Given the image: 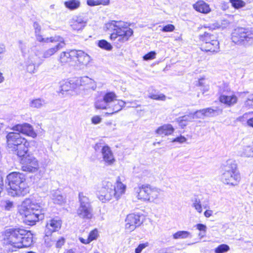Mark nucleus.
I'll list each match as a JSON object with an SVG mask.
<instances>
[{
	"label": "nucleus",
	"instance_id": "obj_27",
	"mask_svg": "<svg viewBox=\"0 0 253 253\" xmlns=\"http://www.w3.org/2000/svg\"><path fill=\"white\" fill-rule=\"evenodd\" d=\"M174 130V128L170 124H166L159 127L156 130V133L159 135H169L171 134Z\"/></svg>",
	"mask_w": 253,
	"mask_h": 253
},
{
	"label": "nucleus",
	"instance_id": "obj_60",
	"mask_svg": "<svg viewBox=\"0 0 253 253\" xmlns=\"http://www.w3.org/2000/svg\"><path fill=\"white\" fill-rule=\"evenodd\" d=\"M204 79L202 78V79H200L199 81H198V83H197V85L198 86H202L204 84V83H203V81H204Z\"/></svg>",
	"mask_w": 253,
	"mask_h": 253
},
{
	"label": "nucleus",
	"instance_id": "obj_35",
	"mask_svg": "<svg viewBox=\"0 0 253 253\" xmlns=\"http://www.w3.org/2000/svg\"><path fill=\"white\" fill-rule=\"evenodd\" d=\"M192 207H193L197 212L201 213L202 212V207L200 199L198 196H195L192 199Z\"/></svg>",
	"mask_w": 253,
	"mask_h": 253
},
{
	"label": "nucleus",
	"instance_id": "obj_39",
	"mask_svg": "<svg viewBox=\"0 0 253 253\" xmlns=\"http://www.w3.org/2000/svg\"><path fill=\"white\" fill-rule=\"evenodd\" d=\"M98 46L100 48L108 51H110L113 48L111 44L105 40L99 41L98 42Z\"/></svg>",
	"mask_w": 253,
	"mask_h": 253
},
{
	"label": "nucleus",
	"instance_id": "obj_45",
	"mask_svg": "<svg viewBox=\"0 0 253 253\" xmlns=\"http://www.w3.org/2000/svg\"><path fill=\"white\" fill-rule=\"evenodd\" d=\"M148 97L154 100L163 101L165 100L166 98V96L163 94H158L154 93H149Z\"/></svg>",
	"mask_w": 253,
	"mask_h": 253
},
{
	"label": "nucleus",
	"instance_id": "obj_55",
	"mask_svg": "<svg viewBox=\"0 0 253 253\" xmlns=\"http://www.w3.org/2000/svg\"><path fill=\"white\" fill-rule=\"evenodd\" d=\"M245 105L246 107L253 108V101H250V100L247 99L245 102Z\"/></svg>",
	"mask_w": 253,
	"mask_h": 253
},
{
	"label": "nucleus",
	"instance_id": "obj_49",
	"mask_svg": "<svg viewBox=\"0 0 253 253\" xmlns=\"http://www.w3.org/2000/svg\"><path fill=\"white\" fill-rule=\"evenodd\" d=\"M174 26L172 24H168L163 27L162 31L164 32H172L174 30Z\"/></svg>",
	"mask_w": 253,
	"mask_h": 253
},
{
	"label": "nucleus",
	"instance_id": "obj_59",
	"mask_svg": "<svg viewBox=\"0 0 253 253\" xmlns=\"http://www.w3.org/2000/svg\"><path fill=\"white\" fill-rule=\"evenodd\" d=\"M188 117L186 116L181 117V119L180 122V123L181 124V125L186 126L185 124H183V122L188 121Z\"/></svg>",
	"mask_w": 253,
	"mask_h": 253
},
{
	"label": "nucleus",
	"instance_id": "obj_34",
	"mask_svg": "<svg viewBox=\"0 0 253 253\" xmlns=\"http://www.w3.org/2000/svg\"><path fill=\"white\" fill-rule=\"evenodd\" d=\"M173 238L174 239H184L191 238L190 232L187 231H179L173 234Z\"/></svg>",
	"mask_w": 253,
	"mask_h": 253
},
{
	"label": "nucleus",
	"instance_id": "obj_42",
	"mask_svg": "<svg viewBox=\"0 0 253 253\" xmlns=\"http://www.w3.org/2000/svg\"><path fill=\"white\" fill-rule=\"evenodd\" d=\"M232 7L236 9L243 7L246 5V2L242 0H229Z\"/></svg>",
	"mask_w": 253,
	"mask_h": 253
},
{
	"label": "nucleus",
	"instance_id": "obj_62",
	"mask_svg": "<svg viewBox=\"0 0 253 253\" xmlns=\"http://www.w3.org/2000/svg\"><path fill=\"white\" fill-rule=\"evenodd\" d=\"M201 114H196V111L193 114V117H192V118L194 119V118H199L198 117V116H201Z\"/></svg>",
	"mask_w": 253,
	"mask_h": 253
},
{
	"label": "nucleus",
	"instance_id": "obj_40",
	"mask_svg": "<svg viewBox=\"0 0 253 253\" xmlns=\"http://www.w3.org/2000/svg\"><path fill=\"white\" fill-rule=\"evenodd\" d=\"M109 2V0H87L86 2L89 6H95L100 4L107 5Z\"/></svg>",
	"mask_w": 253,
	"mask_h": 253
},
{
	"label": "nucleus",
	"instance_id": "obj_30",
	"mask_svg": "<svg viewBox=\"0 0 253 253\" xmlns=\"http://www.w3.org/2000/svg\"><path fill=\"white\" fill-rule=\"evenodd\" d=\"M79 81H78L81 85H88V87L94 90L96 87V85L93 80L87 76H84L80 78H78Z\"/></svg>",
	"mask_w": 253,
	"mask_h": 253
},
{
	"label": "nucleus",
	"instance_id": "obj_24",
	"mask_svg": "<svg viewBox=\"0 0 253 253\" xmlns=\"http://www.w3.org/2000/svg\"><path fill=\"white\" fill-rule=\"evenodd\" d=\"M86 21L83 17L77 16L73 18L71 26L74 30H82L86 26Z\"/></svg>",
	"mask_w": 253,
	"mask_h": 253
},
{
	"label": "nucleus",
	"instance_id": "obj_29",
	"mask_svg": "<svg viewBox=\"0 0 253 253\" xmlns=\"http://www.w3.org/2000/svg\"><path fill=\"white\" fill-rule=\"evenodd\" d=\"M74 50L70 51H64L60 53L59 57V62L62 64H66L74 60V56L72 54L74 53Z\"/></svg>",
	"mask_w": 253,
	"mask_h": 253
},
{
	"label": "nucleus",
	"instance_id": "obj_32",
	"mask_svg": "<svg viewBox=\"0 0 253 253\" xmlns=\"http://www.w3.org/2000/svg\"><path fill=\"white\" fill-rule=\"evenodd\" d=\"M216 112V110L211 108L201 109L196 111V114H201V116H198V118H202L203 117H211L214 116Z\"/></svg>",
	"mask_w": 253,
	"mask_h": 253
},
{
	"label": "nucleus",
	"instance_id": "obj_19",
	"mask_svg": "<svg viewBox=\"0 0 253 253\" xmlns=\"http://www.w3.org/2000/svg\"><path fill=\"white\" fill-rule=\"evenodd\" d=\"M149 184H139L137 187H135L134 191L136 193L137 199L143 201H147L149 198Z\"/></svg>",
	"mask_w": 253,
	"mask_h": 253
},
{
	"label": "nucleus",
	"instance_id": "obj_25",
	"mask_svg": "<svg viewBox=\"0 0 253 253\" xmlns=\"http://www.w3.org/2000/svg\"><path fill=\"white\" fill-rule=\"evenodd\" d=\"M193 7L197 11L204 14L209 13L211 11L209 5L203 0L198 1Z\"/></svg>",
	"mask_w": 253,
	"mask_h": 253
},
{
	"label": "nucleus",
	"instance_id": "obj_20",
	"mask_svg": "<svg viewBox=\"0 0 253 253\" xmlns=\"http://www.w3.org/2000/svg\"><path fill=\"white\" fill-rule=\"evenodd\" d=\"M62 221L58 218L49 220L46 222L45 234H51V233L58 231L61 227Z\"/></svg>",
	"mask_w": 253,
	"mask_h": 253
},
{
	"label": "nucleus",
	"instance_id": "obj_37",
	"mask_svg": "<svg viewBox=\"0 0 253 253\" xmlns=\"http://www.w3.org/2000/svg\"><path fill=\"white\" fill-rule=\"evenodd\" d=\"M241 155L246 157L253 158V145L244 146Z\"/></svg>",
	"mask_w": 253,
	"mask_h": 253
},
{
	"label": "nucleus",
	"instance_id": "obj_1",
	"mask_svg": "<svg viewBox=\"0 0 253 253\" xmlns=\"http://www.w3.org/2000/svg\"><path fill=\"white\" fill-rule=\"evenodd\" d=\"M19 213L25 217L24 222L29 225L35 224L44 218L41 206L30 199H25L18 208Z\"/></svg>",
	"mask_w": 253,
	"mask_h": 253
},
{
	"label": "nucleus",
	"instance_id": "obj_58",
	"mask_svg": "<svg viewBox=\"0 0 253 253\" xmlns=\"http://www.w3.org/2000/svg\"><path fill=\"white\" fill-rule=\"evenodd\" d=\"M212 211H211V210H207L204 212V215L206 217H210L212 215Z\"/></svg>",
	"mask_w": 253,
	"mask_h": 253
},
{
	"label": "nucleus",
	"instance_id": "obj_3",
	"mask_svg": "<svg viewBox=\"0 0 253 253\" xmlns=\"http://www.w3.org/2000/svg\"><path fill=\"white\" fill-rule=\"evenodd\" d=\"M126 103L122 100L117 99L115 92L109 91L104 94L102 99L97 100L94 105L96 109L106 110V114L113 115L122 110Z\"/></svg>",
	"mask_w": 253,
	"mask_h": 253
},
{
	"label": "nucleus",
	"instance_id": "obj_10",
	"mask_svg": "<svg viewBox=\"0 0 253 253\" xmlns=\"http://www.w3.org/2000/svg\"><path fill=\"white\" fill-rule=\"evenodd\" d=\"M80 207L77 210L78 216L82 218L89 219L92 217V208L88 197L83 193L79 194Z\"/></svg>",
	"mask_w": 253,
	"mask_h": 253
},
{
	"label": "nucleus",
	"instance_id": "obj_13",
	"mask_svg": "<svg viewBox=\"0 0 253 253\" xmlns=\"http://www.w3.org/2000/svg\"><path fill=\"white\" fill-rule=\"evenodd\" d=\"M232 42L236 44H245L249 43L248 29L238 28L232 33Z\"/></svg>",
	"mask_w": 253,
	"mask_h": 253
},
{
	"label": "nucleus",
	"instance_id": "obj_57",
	"mask_svg": "<svg viewBox=\"0 0 253 253\" xmlns=\"http://www.w3.org/2000/svg\"><path fill=\"white\" fill-rule=\"evenodd\" d=\"M79 240L81 243L84 244H88L90 243V241L89 240L88 238L87 239H84L82 237H80L79 238Z\"/></svg>",
	"mask_w": 253,
	"mask_h": 253
},
{
	"label": "nucleus",
	"instance_id": "obj_5",
	"mask_svg": "<svg viewBox=\"0 0 253 253\" xmlns=\"http://www.w3.org/2000/svg\"><path fill=\"white\" fill-rule=\"evenodd\" d=\"M103 185L105 187L97 194L98 199L103 203L111 200L113 197L118 200L126 189V185L121 181L120 176L117 177L114 186L110 182H105Z\"/></svg>",
	"mask_w": 253,
	"mask_h": 253
},
{
	"label": "nucleus",
	"instance_id": "obj_52",
	"mask_svg": "<svg viewBox=\"0 0 253 253\" xmlns=\"http://www.w3.org/2000/svg\"><path fill=\"white\" fill-rule=\"evenodd\" d=\"M248 41L249 43L253 42V29H248Z\"/></svg>",
	"mask_w": 253,
	"mask_h": 253
},
{
	"label": "nucleus",
	"instance_id": "obj_56",
	"mask_svg": "<svg viewBox=\"0 0 253 253\" xmlns=\"http://www.w3.org/2000/svg\"><path fill=\"white\" fill-rule=\"evenodd\" d=\"M5 51V47L3 44H0V59L1 58V55Z\"/></svg>",
	"mask_w": 253,
	"mask_h": 253
},
{
	"label": "nucleus",
	"instance_id": "obj_54",
	"mask_svg": "<svg viewBox=\"0 0 253 253\" xmlns=\"http://www.w3.org/2000/svg\"><path fill=\"white\" fill-rule=\"evenodd\" d=\"M197 228L201 231H203L204 232V233H206V230H207V227L204 224H198L197 225Z\"/></svg>",
	"mask_w": 253,
	"mask_h": 253
},
{
	"label": "nucleus",
	"instance_id": "obj_7",
	"mask_svg": "<svg viewBox=\"0 0 253 253\" xmlns=\"http://www.w3.org/2000/svg\"><path fill=\"white\" fill-rule=\"evenodd\" d=\"M8 148L10 151L16 153L21 158L29 155L28 146L29 143L27 140L22 138L19 133L11 132L6 136Z\"/></svg>",
	"mask_w": 253,
	"mask_h": 253
},
{
	"label": "nucleus",
	"instance_id": "obj_14",
	"mask_svg": "<svg viewBox=\"0 0 253 253\" xmlns=\"http://www.w3.org/2000/svg\"><path fill=\"white\" fill-rule=\"evenodd\" d=\"M101 147V152L102 156L103 161L107 166H111L115 162L113 154L108 146H101V144H96L94 147L96 151L99 150Z\"/></svg>",
	"mask_w": 253,
	"mask_h": 253
},
{
	"label": "nucleus",
	"instance_id": "obj_28",
	"mask_svg": "<svg viewBox=\"0 0 253 253\" xmlns=\"http://www.w3.org/2000/svg\"><path fill=\"white\" fill-rule=\"evenodd\" d=\"M50 197L54 204L61 205L64 203V198L58 190L51 191Z\"/></svg>",
	"mask_w": 253,
	"mask_h": 253
},
{
	"label": "nucleus",
	"instance_id": "obj_2",
	"mask_svg": "<svg viewBox=\"0 0 253 253\" xmlns=\"http://www.w3.org/2000/svg\"><path fill=\"white\" fill-rule=\"evenodd\" d=\"M105 28L113 32L110 36V40L120 43L127 41L133 33V30L127 26L126 23L122 21H110L105 24Z\"/></svg>",
	"mask_w": 253,
	"mask_h": 253
},
{
	"label": "nucleus",
	"instance_id": "obj_9",
	"mask_svg": "<svg viewBox=\"0 0 253 253\" xmlns=\"http://www.w3.org/2000/svg\"><path fill=\"white\" fill-rule=\"evenodd\" d=\"M200 39L203 42L202 49L207 52H216L218 51L219 42L216 33L211 31L205 32L203 35H200Z\"/></svg>",
	"mask_w": 253,
	"mask_h": 253
},
{
	"label": "nucleus",
	"instance_id": "obj_21",
	"mask_svg": "<svg viewBox=\"0 0 253 253\" xmlns=\"http://www.w3.org/2000/svg\"><path fill=\"white\" fill-rule=\"evenodd\" d=\"M33 27L35 30V35L37 40L40 42L48 43L49 42L58 41L57 38H43L41 34V27L40 24L35 22L34 23Z\"/></svg>",
	"mask_w": 253,
	"mask_h": 253
},
{
	"label": "nucleus",
	"instance_id": "obj_8",
	"mask_svg": "<svg viewBox=\"0 0 253 253\" xmlns=\"http://www.w3.org/2000/svg\"><path fill=\"white\" fill-rule=\"evenodd\" d=\"M223 169L222 181L226 184L237 185L240 181L241 176L235 161L232 160L227 161Z\"/></svg>",
	"mask_w": 253,
	"mask_h": 253
},
{
	"label": "nucleus",
	"instance_id": "obj_46",
	"mask_svg": "<svg viewBox=\"0 0 253 253\" xmlns=\"http://www.w3.org/2000/svg\"><path fill=\"white\" fill-rule=\"evenodd\" d=\"M78 81H79L78 78L73 79L69 81V83L71 84V90L75 89L78 87L81 86L80 84Z\"/></svg>",
	"mask_w": 253,
	"mask_h": 253
},
{
	"label": "nucleus",
	"instance_id": "obj_50",
	"mask_svg": "<svg viewBox=\"0 0 253 253\" xmlns=\"http://www.w3.org/2000/svg\"><path fill=\"white\" fill-rule=\"evenodd\" d=\"M148 245V243L139 244L138 246L135 249V253H140L142 250L144 249L146 247H147Z\"/></svg>",
	"mask_w": 253,
	"mask_h": 253
},
{
	"label": "nucleus",
	"instance_id": "obj_6",
	"mask_svg": "<svg viewBox=\"0 0 253 253\" xmlns=\"http://www.w3.org/2000/svg\"><path fill=\"white\" fill-rule=\"evenodd\" d=\"M12 196H24L29 192V187L25 180V175L19 172L9 173L6 177Z\"/></svg>",
	"mask_w": 253,
	"mask_h": 253
},
{
	"label": "nucleus",
	"instance_id": "obj_12",
	"mask_svg": "<svg viewBox=\"0 0 253 253\" xmlns=\"http://www.w3.org/2000/svg\"><path fill=\"white\" fill-rule=\"evenodd\" d=\"M22 169L29 172H35L39 169L38 160L32 155H27L21 159Z\"/></svg>",
	"mask_w": 253,
	"mask_h": 253
},
{
	"label": "nucleus",
	"instance_id": "obj_47",
	"mask_svg": "<svg viewBox=\"0 0 253 253\" xmlns=\"http://www.w3.org/2000/svg\"><path fill=\"white\" fill-rule=\"evenodd\" d=\"M98 236V233L97 229H94L91 231L88 236V238L89 240L90 241H92L93 240H96Z\"/></svg>",
	"mask_w": 253,
	"mask_h": 253
},
{
	"label": "nucleus",
	"instance_id": "obj_4",
	"mask_svg": "<svg viewBox=\"0 0 253 253\" xmlns=\"http://www.w3.org/2000/svg\"><path fill=\"white\" fill-rule=\"evenodd\" d=\"M19 46L23 56L25 58V66L27 71L30 73H33L36 67H38L43 61L41 55V52L36 46L27 50L26 44L22 41H19Z\"/></svg>",
	"mask_w": 253,
	"mask_h": 253
},
{
	"label": "nucleus",
	"instance_id": "obj_53",
	"mask_svg": "<svg viewBox=\"0 0 253 253\" xmlns=\"http://www.w3.org/2000/svg\"><path fill=\"white\" fill-rule=\"evenodd\" d=\"M101 121V118L98 116H95L92 118L91 122L94 124H99Z\"/></svg>",
	"mask_w": 253,
	"mask_h": 253
},
{
	"label": "nucleus",
	"instance_id": "obj_23",
	"mask_svg": "<svg viewBox=\"0 0 253 253\" xmlns=\"http://www.w3.org/2000/svg\"><path fill=\"white\" fill-rule=\"evenodd\" d=\"M33 236L30 231L25 230V233L19 243V248H27L30 247L33 244Z\"/></svg>",
	"mask_w": 253,
	"mask_h": 253
},
{
	"label": "nucleus",
	"instance_id": "obj_15",
	"mask_svg": "<svg viewBox=\"0 0 253 253\" xmlns=\"http://www.w3.org/2000/svg\"><path fill=\"white\" fill-rule=\"evenodd\" d=\"M49 234H45L44 242L46 247H51L55 246L56 248H61L65 243V239L62 236H56L54 235L49 236Z\"/></svg>",
	"mask_w": 253,
	"mask_h": 253
},
{
	"label": "nucleus",
	"instance_id": "obj_48",
	"mask_svg": "<svg viewBox=\"0 0 253 253\" xmlns=\"http://www.w3.org/2000/svg\"><path fill=\"white\" fill-rule=\"evenodd\" d=\"M156 53L154 51H152L143 56V58L144 60L147 61L154 59L156 58Z\"/></svg>",
	"mask_w": 253,
	"mask_h": 253
},
{
	"label": "nucleus",
	"instance_id": "obj_11",
	"mask_svg": "<svg viewBox=\"0 0 253 253\" xmlns=\"http://www.w3.org/2000/svg\"><path fill=\"white\" fill-rule=\"evenodd\" d=\"M25 232V229L22 228L7 229L5 231V236L8 244L15 248H19V243H20V240Z\"/></svg>",
	"mask_w": 253,
	"mask_h": 253
},
{
	"label": "nucleus",
	"instance_id": "obj_18",
	"mask_svg": "<svg viewBox=\"0 0 253 253\" xmlns=\"http://www.w3.org/2000/svg\"><path fill=\"white\" fill-rule=\"evenodd\" d=\"M12 129L17 131V133L19 134L21 133L31 136L33 138H35L37 136V134L34 131L32 126L29 124L17 125L13 127Z\"/></svg>",
	"mask_w": 253,
	"mask_h": 253
},
{
	"label": "nucleus",
	"instance_id": "obj_44",
	"mask_svg": "<svg viewBox=\"0 0 253 253\" xmlns=\"http://www.w3.org/2000/svg\"><path fill=\"white\" fill-rule=\"evenodd\" d=\"M230 250L229 246L226 244H221L218 246L214 250L215 253H224Z\"/></svg>",
	"mask_w": 253,
	"mask_h": 253
},
{
	"label": "nucleus",
	"instance_id": "obj_26",
	"mask_svg": "<svg viewBox=\"0 0 253 253\" xmlns=\"http://www.w3.org/2000/svg\"><path fill=\"white\" fill-rule=\"evenodd\" d=\"M161 191V190L160 189L150 185L149 191L148 192L149 198H148L147 201L157 204Z\"/></svg>",
	"mask_w": 253,
	"mask_h": 253
},
{
	"label": "nucleus",
	"instance_id": "obj_61",
	"mask_svg": "<svg viewBox=\"0 0 253 253\" xmlns=\"http://www.w3.org/2000/svg\"><path fill=\"white\" fill-rule=\"evenodd\" d=\"M4 81V78L3 76L2 73L0 71V84L3 82Z\"/></svg>",
	"mask_w": 253,
	"mask_h": 253
},
{
	"label": "nucleus",
	"instance_id": "obj_36",
	"mask_svg": "<svg viewBox=\"0 0 253 253\" xmlns=\"http://www.w3.org/2000/svg\"><path fill=\"white\" fill-rule=\"evenodd\" d=\"M45 104V100L41 98H37L31 101L30 106L32 108H40Z\"/></svg>",
	"mask_w": 253,
	"mask_h": 253
},
{
	"label": "nucleus",
	"instance_id": "obj_31",
	"mask_svg": "<svg viewBox=\"0 0 253 253\" xmlns=\"http://www.w3.org/2000/svg\"><path fill=\"white\" fill-rule=\"evenodd\" d=\"M220 101L228 106H232L235 104L237 101V97L234 95H222L219 98Z\"/></svg>",
	"mask_w": 253,
	"mask_h": 253
},
{
	"label": "nucleus",
	"instance_id": "obj_38",
	"mask_svg": "<svg viewBox=\"0 0 253 253\" xmlns=\"http://www.w3.org/2000/svg\"><path fill=\"white\" fill-rule=\"evenodd\" d=\"M0 207L5 211H10L14 207V203L8 200H2L0 202Z\"/></svg>",
	"mask_w": 253,
	"mask_h": 253
},
{
	"label": "nucleus",
	"instance_id": "obj_51",
	"mask_svg": "<svg viewBox=\"0 0 253 253\" xmlns=\"http://www.w3.org/2000/svg\"><path fill=\"white\" fill-rule=\"evenodd\" d=\"M186 141V138L183 136H180L177 137L172 140V142H177L180 143H182Z\"/></svg>",
	"mask_w": 253,
	"mask_h": 253
},
{
	"label": "nucleus",
	"instance_id": "obj_43",
	"mask_svg": "<svg viewBox=\"0 0 253 253\" xmlns=\"http://www.w3.org/2000/svg\"><path fill=\"white\" fill-rule=\"evenodd\" d=\"M253 114V112H249L248 113L244 114L242 117L239 118V120H241L242 118L247 119V125L253 128V117H251V116Z\"/></svg>",
	"mask_w": 253,
	"mask_h": 253
},
{
	"label": "nucleus",
	"instance_id": "obj_41",
	"mask_svg": "<svg viewBox=\"0 0 253 253\" xmlns=\"http://www.w3.org/2000/svg\"><path fill=\"white\" fill-rule=\"evenodd\" d=\"M71 90V84L69 81H63L60 83L59 92L62 94H64L65 92Z\"/></svg>",
	"mask_w": 253,
	"mask_h": 253
},
{
	"label": "nucleus",
	"instance_id": "obj_17",
	"mask_svg": "<svg viewBox=\"0 0 253 253\" xmlns=\"http://www.w3.org/2000/svg\"><path fill=\"white\" fill-rule=\"evenodd\" d=\"M51 38H57L58 41L54 42H58L55 46L51 47L46 50H45L42 56L43 58H47L54 55L58 50L63 48L65 45L64 40L63 38L60 36H54Z\"/></svg>",
	"mask_w": 253,
	"mask_h": 253
},
{
	"label": "nucleus",
	"instance_id": "obj_64",
	"mask_svg": "<svg viewBox=\"0 0 253 253\" xmlns=\"http://www.w3.org/2000/svg\"><path fill=\"white\" fill-rule=\"evenodd\" d=\"M65 253H75V251L73 249H70L67 251Z\"/></svg>",
	"mask_w": 253,
	"mask_h": 253
},
{
	"label": "nucleus",
	"instance_id": "obj_22",
	"mask_svg": "<svg viewBox=\"0 0 253 253\" xmlns=\"http://www.w3.org/2000/svg\"><path fill=\"white\" fill-rule=\"evenodd\" d=\"M74 59L76 58L79 64L86 65L90 61V57L82 50H74Z\"/></svg>",
	"mask_w": 253,
	"mask_h": 253
},
{
	"label": "nucleus",
	"instance_id": "obj_33",
	"mask_svg": "<svg viewBox=\"0 0 253 253\" xmlns=\"http://www.w3.org/2000/svg\"><path fill=\"white\" fill-rule=\"evenodd\" d=\"M65 6L68 9L73 10L78 9L81 5L80 0H69L65 1Z\"/></svg>",
	"mask_w": 253,
	"mask_h": 253
},
{
	"label": "nucleus",
	"instance_id": "obj_16",
	"mask_svg": "<svg viewBox=\"0 0 253 253\" xmlns=\"http://www.w3.org/2000/svg\"><path fill=\"white\" fill-rule=\"evenodd\" d=\"M141 216L134 213L127 215L126 219V228L129 231H133L136 227L142 223Z\"/></svg>",
	"mask_w": 253,
	"mask_h": 253
},
{
	"label": "nucleus",
	"instance_id": "obj_63",
	"mask_svg": "<svg viewBox=\"0 0 253 253\" xmlns=\"http://www.w3.org/2000/svg\"><path fill=\"white\" fill-rule=\"evenodd\" d=\"M247 99L250 100V101H253V94L249 95Z\"/></svg>",
	"mask_w": 253,
	"mask_h": 253
}]
</instances>
